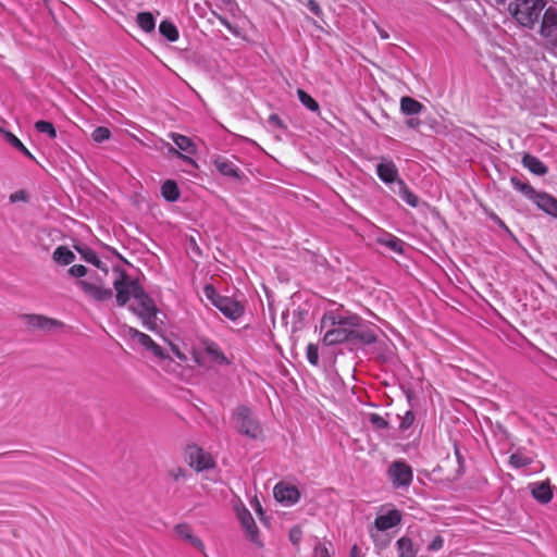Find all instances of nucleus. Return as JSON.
<instances>
[{"label":"nucleus","mask_w":557,"mask_h":557,"mask_svg":"<svg viewBox=\"0 0 557 557\" xmlns=\"http://www.w3.org/2000/svg\"><path fill=\"white\" fill-rule=\"evenodd\" d=\"M117 274L113 282L117 306L124 307L131 298L134 302L129 310L136 314L148 331L158 330L157 314L159 312L153 299L146 293L138 280L132 278L124 270L114 269Z\"/></svg>","instance_id":"nucleus-1"},{"label":"nucleus","mask_w":557,"mask_h":557,"mask_svg":"<svg viewBox=\"0 0 557 557\" xmlns=\"http://www.w3.org/2000/svg\"><path fill=\"white\" fill-rule=\"evenodd\" d=\"M360 317L342 314L338 311L326 312L321 321V327H327L323 343L327 346L350 342L352 326H359Z\"/></svg>","instance_id":"nucleus-2"},{"label":"nucleus","mask_w":557,"mask_h":557,"mask_svg":"<svg viewBox=\"0 0 557 557\" xmlns=\"http://www.w3.org/2000/svg\"><path fill=\"white\" fill-rule=\"evenodd\" d=\"M545 5V0H513L508 11L519 25L532 29L544 13Z\"/></svg>","instance_id":"nucleus-3"},{"label":"nucleus","mask_w":557,"mask_h":557,"mask_svg":"<svg viewBox=\"0 0 557 557\" xmlns=\"http://www.w3.org/2000/svg\"><path fill=\"white\" fill-rule=\"evenodd\" d=\"M194 359L199 367H206L208 362L216 364H228L230 360L221 350L220 346L209 339L201 338L199 347L194 349Z\"/></svg>","instance_id":"nucleus-4"},{"label":"nucleus","mask_w":557,"mask_h":557,"mask_svg":"<svg viewBox=\"0 0 557 557\" xmlns=\"http://www.w3.org/2000/svg\"><path fill=\"white\" fill-rule=\"evenodd\" d=\"M203 292L212 305L226 318L235 321L244 313V307L237 300L218 294L213 286L207 285Z\"/></svg>","instance_id":"nucleus-5"},{"label":"nucleus","mask_w":557,"mask_h":557,"mask_svg":"<svg viewBox=\"0 0 557 557\" xmlns=\"http://www.w3.org/2000/svg\"><path fill=\"white\" fill-rule=\"evenodd\" d=\"M234 420L240 434L251 440H260L262 437V428L248 407L239 406L234 413Z\"/></svg>","instance_id":"nucleus-6"},{"label":"nucleus","mask_w":557,"mask_h":557,"mask_svg":"<svg viewBox=\"0 0 557 557\" xmlns=\"http://www.w3.org/2000/svg\"><path fill=\"white\" fill-rule=\"evenodd\" d=\"M76 285L94 301L103 302L112 298L113 292L107 286L100 275L96 274L89 280H79Z\"/></svg>","instance_id":"nucleus-7"},{"label":"nucleus","mask_w":557,"mask_h":557,"mask_svg":"<svg viewBox=\"0 0 557 557\" xmlns=\"http://www.w3.org/2000/svg\"><path fill=\"white\" fill-rule=\"evenodd\" d=\"M387 476L395 488H407L413 479L411 467L404 460H396L391 463Z\"/></svg>","instance_id":"nucleus-8"},{"label":"nucleus","mask_w":557,"mask_h":557,"mask_svg":"<svg viewBox=\"0 0 557 557\" xmlns=\"http://www.w3.org/2000/svg\"><path fill=\"white\" fill-rule=\"evenodd\" d=\"M539 34L548 45L557 48V9L548 7L545 9L540 25Z\"/></svg>","instance_id":"nucleus-9"},{"label":"nucleus","mask_w":557,"mask_h":557,"mask_svg":"<svg viewBox=\"0 0 557 557\" xmlns=\"http://www.w3.org/2000/svg\"><path fill=\"white\" fill-rule=\"evenodd\" d=\"M273 493L275 499L278 503L283 504L284 506H293L300 498V493L298 488L294 485L286 484L284 482L277 483L274 486Z\"/></svg>","instance_id":"nucleus-10"},{"label":"nucleus","mask_w":557,"mask_h":557,"mask_svg":"<svg viewBox=\"0 0 557 557\" xmlns=\"http://www.w3.org/2000/svg\"><path fill=\"white\" fill-rule=\"evenodd\" d=\"M189 465L196 471H203L214 467L212 457L197 446H190L187 450Z\"/></svg>","instance_id":"nucleus-11"},{"label":"nucleus","mask_w":557,"mask_h":557,"mask_svg":"<svg viewBox=\"0 0 557 557\" xmlns=\"http://www.w3.org/2000/svg\"><path fill=\"white\" fill-rule=\"evenodd\" d=\"M376 175L384 184H394L395 187L397 186V182L401 180L394 161L385 158L376 165Z\"/></svg>","instance_id":"nucleus-12"},{"label":"nucleus","mask_w":557,"mask_h":557,"mask_svg":"<svg viewBox=\"0 0 557 557\" xmlns=\"http://www.w3.org/2000/svg\"><path fill=\"white\" fill-rule=\"evenodd\" d=\"M212 164L214 165L215 170L224 176H228L238 181L244 176V173L240 171V169L224 156H214L212 158Z\"/></svg>","instance_id":"nucleus-13"},{"label":"nucleus","mask_w":557,"mask_h":557,"mask_svg":"<svg viewBox=\"0 0 557 557\" xmlns=\"http://www.w3.org/2000/svg\"><path fill=\"white\" fill-rule=\"evenodd\" d=\"M21 319L32 330L50 331L61 323L54 319L47 318L40 314H22Z\"/></svg>","instance_id":"nucleus-14"},{"label":"nucleus","mask_w":557,"mask_h":557,"mask_svg":"<svg viewBox=\"0 0 557 557\" xmlns=\"http://www.w3.org/2000/svg\"><path fill=\"white\" fill-rule=\"evenodd\" d=\"M532 202L543 212L557 219V199L548 193L537 191Z\"/></svg>","instance_id":"nucleus-15"},{"label":"nucleus","mask_w":557,"mask_h":557,"mask_svg":"<svg viewBox=\"0 0 557 557\" xmlns=\"http://www.w3.org/2000/svg\"><path fill=\"white\" fill-rule=\"evenodd\" d=\"M239 520L242 527L245 529L247 533L248 539L257 546L262 547L263 543L259 537V529L251 513L247 509H244V511L239 513Z\"/></svg>","instance_id":"nucleus-16"},{"label":"nucleus","mask_w":557,"mask_h":557,"mask_svg":"<svg viewBox=\"0 0 557 557\" xmlns=\"http://www.w3.org/2000/svg\"><path fill=\"white\" fill-rule=\"evenodd\" d=\"M360 322L362 321L360 320ZM376 338L377 336L375 332L371 327L362 325V323H359V326H352L351 329L350 343L370 345L375 343Z\"/></svg>","instance_id":"nucleus-17"},{"label":"nucleus","mask_w":557,"mask_h":557,"mask_svg":"<svg viewBox=\"0 0 557 557\" xmlns=\"http://www.w3.org/2000/svg\"><path fill=\"white\" fill-rule=\"evenodd\" d=\"M75 249L81 255V258L85 262L95 265L96 268L101 270L104 273V275L108 274L107 264L100 260V258L98 257V255L95 250H92L90 247H88L86 245L75 246Z\"/></svg>","instance_id":"nucleus-18"},{"label":"nucleus","mask_w":557,"mask_h":557,"mask_svg":"<svg viewBox=\"0 0 557 557\" xmlns=\"http://www.w3.org/2000/svg\"><path fill=\"white\" fill-rule=\"evenodd\" d=\"M401 521V515L398 510H389L385 515H380L374 520V525L379 531H386L396 527Z\"/></svg>","instance_id":"nucleus-19"},{"label":"nucleus","mask_w":557,"mask_h":557,"mask_svg":"<svg viewBox=\"0 0 557 557\" xmlns=\"http://www.w3.org/2000/svg\"><path fill=\"white\" fill-rule=\"evenodd\" d=\"M175 532L181 539L188 542L194 547L198 548L201 552L205 550V545H203L202 541L198 536L194 535L193 529L189 524H187V523L176 524Z\"/></svg>","instance_id":"nucleus-20"},{"label":"nucleus","mask_w":557,"mask_h":557,"mask_svg":"<svg viewBox=\"0 0 557 557\" xmlns=\"http://www.w3.org/2000/svg\"><path fill=\"white\" fill-rule=\"evenodd\" d=\"M522 164L527 168L531 173L542 176L548 172V168L545 163L540 160L537 157L532 154H524L522 158Z\"/></svg>","instance_id":"nucleus-21"},{"label":"nucleus","mask_w":557,"mask_h":557,"mask_svg":"<svg viewBox=\"0 0 557 557\" xmlns=\"http://www.w3.org/2000/svg\"><path fill=\"white\" fill-rule=\"evenodd\" d=\"M393 191L396 193L407 205L412 208L418 207L419 198L414 195L404 180L397 182V186L393 187Z\"/></svg>","instance_id":"nucleus-22"},{"label":"nucleus","mask_w":557,"mask_h":557,"mask_svg":"<svg viewBox=\"0 0 557 557\" xmlns=\"http://www.w3.org/2000/svg\"><path fill=\"white\" fill-rule=\"evenodd\" d=\"M425 107L414 98L405 96L400 99V112L407 116L420 114Z\"/></svg>","instance_id":"nucleus-23"},{"label":"nucleus","mask_w":557,"mask_h":557,"mask_svg":"<svg viewBox=\"0 0 557 557\" xmlns=\"http://www.w3.org/2000/svg\"><path fill=\"white\" fill-rule=\"evenodd\" d=\"M532 496L541 504H547L553 498L550 485L545 482L534 483L532 487Z\"/></svg>","instance_id":"nucleus-24"},{"label":"nucleus","mask_w":557,"mask_h":557,"mask_svg":"<svg viewBox=\"0 0 557 557\" xmlns=\"http://www.w3.org/2000/svg\"><path fill=\"white\" fill-rule=\"evenodd\" d=\"M169 137L173 140L180 150L189 154L196 153V145L189 137L177 133H171Z\"/></svg>","instance_id":"nucleus-25"},{"label":"nucleus","mask_w":557,"mask_h":557,"mask_svg":"<svg viewBox=\"0 0 557 557\" xmlns=\"http://www.w3.org/2000/svg\"><path fill=\"white\" fill-rule=\"evenodd\" d=\"M510 184L516 190L520 191L525 198L530 199L531 201L534 198V195L537 194V190L529 182H524L517 176L510 177Z\"/></svg>","instance_id":"nucleus-26"},{"label":"nucleus","mask_w":557,"mask_h":557,"mask_svg":"<svg viewBox=\"0 0 557 557\" xmlns=\"http://www.w3.org/2000/svg\"><path fill=\"white\" fill-rule=\"evenodd\" d=\"M161 195L169 202H175L180 199L181 193L176 182L165 181L161 186Z\"/></svg>","instance_id":"nucleus-27"},{"label":"nucleus","mask_w":557,"mask_h":557,"mask_svg":"<svg viewBox=\"0 0 557 557\" xmlns=\"http://www.w3.org/2000/svg\"><path fill=\"white\" fill-rule=\"evenodd\" d=\"M52 257L61 265H69L75 260V255L66 246L57 247Z\"/></svg>","instance_id":"nucleus-28"},{"label":"nucleus","mask_w":557,"mask_h":557,"mask_svg":"<svg viewBox=\"0 0 557 557\" xmlns=\"http://www.w3.org/2000/svg\"><path fill=\"white\" fill-rule=\"evenodd\" d=\"M533 462V458L523 453L521 449L516 450L509 457V463L511 467L519 469L530 466Z\"/></svg>","instance_id":"nucleus-29"},{"label":"nucleus","mask_w":557,"mask_h":557,"mask_svg":"<svg viewBox=\"0 0 557 557\" xmlns=\"http://www.w3.org/2000/svg\"><path fill=\"white\" fill-rule=\"evenodd\" d=\"M159 32L171 42L176 41L180 36L177 27L170 21H162L159 25Z\"/></svg>","instance_id":"nucleus-30"},{"label":"nucleus","mask_w":557,"mask_h":557,"mask_svg":"<svg viewBox=\"0 0 557 557\" xmlns=\"http://www.w3.org/2000/svg\"><path fill=\"white\" fill-rule=\"evenodd\" d=\"M136 22L138 26L146 33L154 30L156 20L150 12H140L137 14Z\"/></svg>","instance_id":"nucleus-31"},{"label":"nucleus","mask_w":557,"mask_h":557,"mask_svg":"<svg viewBox=\"0 0 557 557\" xmlns=\"http://www.w3.org/2000/svg\"><path fill=\"white\" fill-rule=\"evenodd\" d=\"M398 557H414L412 541L409 537H400L397 542Z\"/></svg>","instance_id":"nucleus-32"},{"label":"nucleus","mask_w":557,"mask_h":557,"mask_svg":"<svg viewBox=\"0 0 557 557\" xmlns=\"http://www.w3.org/2000/svg\"><path fill=\"white\" fill-rule=\"evenodd\" d=\"M4 138L5 140L14 147L16 150H18L21 153H23L25 157L34 160V156L32 152L24 146V144L11 132H4Z\"/></svg>","instance_id":"nucleus-33"},{"label":"nucleus","mask_w":557,"mask_h":557,"mask_svg":"<svg viewBox=\"0 0 557 557\" xmlns=\"http://www.w3.org/2000/svg\"><path fill=\"white\" fill-rule=\"evenodd\" d=\"M297 96L300 101V103L306 107L311 112H319L320 106L319 103L305 90L298 89Z\"/></svg>","instance_id":"nucleus-34"},{"label":"nucleus","mask_w":557,"mask_h":557,"mask_svg":"<svg viewBox=\"0 0 557 557\" xmlns=\"http://www.w3.org/2000/svg\"><path fill=\"white\" fill-rule=\"evenodd\" d=\"M35 129L38 133L48 135V137L51 139H54L57 137L55 127L53 126V124L51 122L44 121V120L37 121L35 123Z\"/></svg>","instance_id":"nucleus-35"},{"label":"nucleus","mask_w":557,"mask_h":557,"mask_svg":"<svg viewBox=\"0 0 557 557\" xmlns=\"http://www.w3.org/2000/svg\"><path fill=\"white\" fill-rule=\"evenodd\" d=\"M127 334H128L133 339H136V341H137L141 346H144L145 348H148V346H149L150 344H152V341H153L149 335H147V334H145V333H143V332L138 331V330H137V329H135V327H128V330H127Z\"/></svg>","instance_id":"nucleus-36"},{"label":"nucleus","mask_w":557,"mask_h":557,"mask_svg":"<svg viewBox=\"0 0 557 557\" xmlns=\"http://www.w3.org/2000/svg\"><path fill=\"white\" fill-rule=\"evenodd\" d=\"M381 243L388 247L391 250L397 253L403 252V240L397 238L396 236L388 235L386 239H381Z\"/></svg>","instance_id":"nucleus-37"},{"label":"nucleus","mask_w":557,"mask_h":557,"mask_svg":"<svg viewBox=\"0 0 557 557\" xmlns=\"http://www.w3.org/2000/svg\"><path fill=\"white\" fill-rule=\"evenodd\" d=\"M111 136V132L108 127L99 126L94 129L91 133V138L96 143H103L108 140Z\"/></svg>","instance_id":"nucleus-38"},{"label":"nucleus","mask_w":557,"mask_h":557,"mask_svg":"<svg viewBox=\"0 0 557 557\" xmlns=\"http://www.w3.org/2000/svg\"><path fill=\"white\" fill-rule=\"evenodd\" d=\"M307 360L310 364L317 366L319 363V349L315 344L310 343L307 346Z\"/></svg>","instance_id":"nucleus-39"},{"label":"nucleus","mask_w":557,"mask_h":557,"mask_svg":"<svg viewBox=\"0 0 557 557\" xmlns=\"http://www.w3.org/2000/svg\"><path fill=\"white\" fill-rule=\"evenodd\" d=\"M369 421L374 428L380 430H386L389 426L388 422L379 413H371Z\"/></svg>","instance_id":"nucleus-40"},{"label":"nucleus","mask_w":557,"mask_h":557,"mask_svg":"<svg viewBox=\"0 0 557 557\" xmlns=\"http://www.w3.org/2000/svg\"><path fill=\"white\" fill-rule=\"evenodd\" d=\"M414 422V413L411 410H408L405 412L404 417L401 418L399 430L406 431L408 430Z\"/></svg>","instance_id":"nucleus-41"},{"label":"nucleus","mask_w":557,"mask_h":557,"mask_svg":"<svg viewBox=\"0 0 557 557\" xmlns=\"http://www.w3.org/2000/svg\"><path fill=\"white\" fill-rule=\"evenodd\" d=\"M87 272H88L87 268L83 264H74L67 271L70 276L77 277V278L84 277L87 274Z\"/></svg>","instance_id":"nucleus-42"},{"label":"nucleus","mask_w":557,"mask_h":557,"mask_svg":"<svg viewBox=\"0 0 557 557\" xmlns=\"http://www.w3.org/2000/svg\"><path fill=\"white\" fill-rule=\"evenodd\" d=\"M9 199H10V202H12V203L20 202V201L26 202V201H28V194L26 190L21 189V190H17V191L11 194Z\"/></svg>","instance_id":"nucleus-43"},{"label":"nucleus","mask_w":557,"mask_h":557,"mask_svg":"<svg viewBox=\"0 0 557 557\" xmlns=\"http://www.w3.org/2000/svg\"><path fill=\"white\" fill-rule=\"evenodd\" d=\"M306 5L308 10L315 16L320 17L323 14L320 4L315 0H308Z\"/></svg>","instance_id":"nucleus-44"},{"label":"nucleus","mask_w":557,"mask_h":557,"mask_svg":"<svg viewBox=\"0 0 557 557\" xmlns=\"http://www.w3.org/2000/svg\"><path fill=\"white\" fill-rule=\"evenodd\" d=\"M302 537V532L299 528H293L289 531V541L293 543V545L297 546Z\"/></svg>","instance_id":"nucleus-45"},{"label":"nucleus","mask_w":557,"mask_h":557,"mask_svg":"<svg viewBox=\"0 0 557 557\" xmlns=\"http://www.w3.org/2000/svg\"><path fill=\"white\" fill-rule=\"evenodd\" d=\"M444 546V539L441 535H436L429 544L428 548L432 552H437Z\"/></svg>","instance_id":"nucleus-46"},{"label":"nucleus","mask_w":557,"mask_h":557,"mask_svg":"<svg viewBox=\"0 0 557 557\" xmlns=\"http://www.w3.org/2000/svg\"><path fill=\"white\" fill-rule=\"evenodd\" d=\"M488 218L496 224L498 225L502 230H504L505 232L507 233H510V230L508 228V226L505 224V222L494 212L490 213L488 214Z\"/></svg>","instance_id":"nucleus-47"},{"label":"nucleus","mask_w":557,"mask_h":557,"mask_svg":"<svg viewBox=\"0 0 557 557\" xmlns=\"http://www.w3.org/2000/svg\"><path fill=\"white\" fill-rule=\"evenodd\" d=\"M150 350L156 357L163 358L164 351L161 346H159L156 342L152 341V344H150L147 348Z\"/></svg>","instance_id":"nucleus-48"},{"label":"nucleus","mask_w":557,"mask_h":557,"mask_svg":"<svg viewBox=\"0 0 557 557\" xmlns=\"http://www.w3.org/2000/svg\"><path fill=\"white\" fill-rule=\"evenodd\" d=\"M314 557H331L325 545L319 544L314 547Z\"/></svg>","instance_id":"nucleus-49"},{"label":"nucleus","mask_w":557,"mask_h":557,"mask_svg":"<svg viewBox=\"0 0 557 557\" xmlns=\"http://www.w3.org/2000/svg\"><path fill=\"white\" fill-rule=\"evenodd\" d=\"M268 121H269L270 124L276 126L277 128H282L283 129V128L286 127L284 122L282 121V119L277 114H275V113L271 114L269 116Z\"/></svg>","instance_id":"nucleus-50"},{"label":"nucleus","mask_w":557,"mask_h":557,"mask_svg":"<svg viewBox=\"0 0 557 557\" xmlns=\"http://www.w3.org/2000/svg\"><path fill=\"white\" fill-rule=\"evenodd\" d=\"M421 123V120L419 117H416L414 115H411L409 119L406 120V126L411 129L419 128Z\"/></svg>","instance_id":"nucleus-51"},{"label":"nucleus","mask_w":557,"mask_h":557,"mask_svg":"<svg viewBox=\"0 0 557 557\" xmlns=\"http://www.w3.org/2000/svg\"><path fill=\"white\" fill-rule=\"evenodd\" d=\"M170 475L175 480L178 481L180 478L185 476V471L182 468L173 469L170 471Z\"/></svg>","instance_id":"nucleus-52"},{"label":"nucleus","mask_w":557,"mask_h":557,"mask_svg":"<svg viewBox=\"0 0 557 557\" xmlns=\"http://www.w3.org/2000/svg\"><path fill=\"white\" fill-rule=\"evenodd\" d=\"M170 152H173V153L177 154L178 158H181V159H183L185 161L193 162V160L189 157H186V156L182 154L181 152L175 150L173 147L170 148Z\"/></svg>","instance_id":"nucleus-53"},{"label":"nucleus","mask_w":557,"mask_h":557,"mask_svg":"<svg viewBox=\"0 0 557 557\" xmlns=\"http://www.w3.org/2000/svg\"><path fill=\"white\" fill-rule=\"evenodd\" d=\"M376 29L379 32V35L382 39H388L389 38V35L386 30H384L383 28L376 26Z\"/></svg>","instance_id":"nucleus-54"},{"label":"nucleus","mask_w":557,"mask_h":557,"mask_svg":"<svg viewBox=\"0 0 557 557\" xmlns=\"http://www.w3.org/2000/svg\"><path fill=\"white\" fill-rule=\"evenodd\" d=\"M497 4H505L506 0H494Z\"/></svg>","instance_id":"nucleus-55"},{"label":"nucleus","mask_w":557,"mask_h":557,"mask_svg":"<svg viewBox=\"0 0 557 557\" xmlns=\"http://www.w3.org/2000/svg\"><path fill=\"white\" fill-rule=\"evenodd\" d=\"M223 24H224L228 29H231V25H230V23H228V22H224Z\"/></svg>","instance_id":"nucleus-56"}]
</instances>
